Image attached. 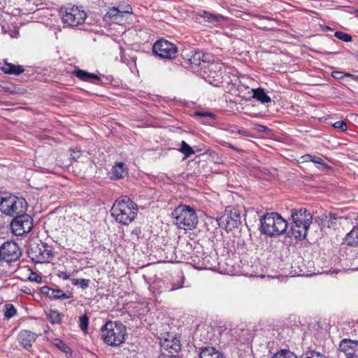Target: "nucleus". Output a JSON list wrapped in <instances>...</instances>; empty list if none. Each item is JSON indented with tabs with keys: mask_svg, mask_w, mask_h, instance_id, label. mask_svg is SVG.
<instances>
[{
	"mask_svg": "<svg viewBox=\"0 0 358 358\" xmlns=\"http://www.w3.org/2000/svg\"><path fill=\"white\" fill-rule=\"evenodd\" d=\"M262 231L264 234L275 237L287 231V221L277 213H268L261 219Z\"/></svg>",
	"mask_w": 358,
	"mask_h": 358,
	"instance_id": "obj_3",
	"label": "nucleus"
},
{
	"mask_svg": "<svg viewBox=\"0 0 358 358\" xmlns=\"http://www.w3.org/2000/svg\"><path fill=\"white\" fill-rule=\"evenodd\" d=\"M191 54L188 58L191 64L196 66L202 65V69L208 64V55H205L202 51L194 50L191 52Z\"/></svg>",
	"mask_w": 358,
	"mask_h": 358,
	"instance_id": "obj_20",
	"label": "nucleus"
},
{
	"mask_svg": "<svg viewBox=\"0 0 358 358\" xmlns=\"http://www.w3.org/2000/svg\"><path fill=\"white\" fill-rule=\"evenodd\" d=\"M309 227L294 223L291 227V229L287 232V234L288 236L294 237L295 239L303 240L306 237Z\"/></svg>",
	"mask_w": 358,
	"mask_h": 358,
	"instance_id": "obj_18",
	"label": "nucleus"
},
{
	"mask_svg": "<svg viewBox=\"0 0 358 358\" xmlns=\"http://www.w3.org/2000/svg\"><path fill=\"white\" fill-rule=\"evenodd\" d=\"M253 98L259 101L262 103H269L271 101V98L266 94L262 88L253 89Z\"/></svg>",
	"mask_w": 358,
	"mask_h": 358,
	"instance_id": "obj_27",
	"label": "nucleus"
},
{
	"mask_svg": "<svg viewBox=\"0 0 358 358\" xmlns=\"http://www.w3.org/2000/svg\"><path fill=\"white\" fill-rule=\"evenodd\" d=\"M89 317L85 314L80 317V327L83 331H86L88 328Z\"/></svg>",
	"mask_w": 358,
	"mask_h": 358,
	"instance_id": "obj_34",
	"label": "nucleus"
},
{
	"mask_svg": "<svg viewBox=\"0 0 358 358\" xmlns=\"http://www.w3.org/2000/svg\"><path fill=\"white\" fill-rule=\"evenodd\" d=\"M47 318L52 324H59L62 321V315L55 310H49L46 313Z\"/></svg>",
	"mask_w": 358,
	"mask_h": 358,
	"instance_id": "obj_28",
	"label": "nucleus"
},
{
	"mask_svg": "<svg viewBox=\"0 0 358 358\" xmlns=\"http://www.w3.org/2000/svg\"><path fill=\"white\" fill-rule=\"evenodd\" d=\"M301 358H325L320 352L314 350L308 351L301 356Z\"/></svg>",
	"mask_w": 358,
	"mask_h": 358,
	"instance_id": "obj_36",
	"label": "nucleus"
},
{
	"mask_svg": "<svg viewBox=\"0 0 358 358\" xmlns=\"http://www.w3.org/2000/svg\"><path fill=\"white\" fill-rule=\"evenodd\" d=\"M256 129L258 131L264 132V131H266L268 129V128L264 126V125L257 124V127H256Z\"/></svg>",
	"mask_w": 358,
	"mask_h": 358,
	"instance_id": "obj_48",
	"label": "nucleus"
},
{
	"mask_svg": "<svg viewBox=\"0 0 358 358\" xmlns=\"http://www.w3.org/2000/svg\"><path fill=\"white\" fill-rule=\"evenodd\" d=\"M272 358H297V357L290 351L281 350L273 355Z\"/></svg>",
	"mask_w": 358,
	"mask_h": 358,
	"instance_id": "obj_32",
	"label": "nucleus"
},
{
	"mask_svg": "<svg viewBox=\"0 0 358 358\" xmlns=\"http://www.w3.org/2000/svg\"><path fill=\"white\" fill-rule=\"evenodd\" d=\"M71 155L72 158H73V159L79 158L80 156V150H78V151L73 150L72 152V153L71 154Z\"/></svg>",
	"mask_w": 358,
	"mask_h": 358,
	"instance_id": "obj_50",
	"label": "nucleus"
},
{
	"mask_svg": "<svg viewBox=\"0 0 358 358\" xmlns=\"http://www.w3.org/2000/svg\"><path fill=\"white\" fill-rule=\"evenodd\" d=\"M306 157L307 159H308L310 162H313L315 164H318L320 163V161H321V158L318 157H316V156H313V155H306Z\"/></svg>",
	"mask_w": 358,
	"mask_h": 358,
	"instance_id": "obj_43",
	"label": "nucleus"
},
{
	"mask_svg": "<svg viewBox=\"0 0 358 358\" xmlns=\"http://www.w3.org/2000/svg\"><path fill=\"white\" fill-rule=\"evenodd\" d=\"M199 358H226L224 354L214 347L201 348Z\"/></svg>",
	"mask_w": 358,
	"mask_h": 358,
	"instance_id": "obj_21",
	"label": "nucleus"
},
{
	"mask_svg": "<svg viewBox=\"0 0 358 358\" xmlns=\"http://www.w3.org/2000/svg\"><path fill=\"white\" fill-rule=\"evenodd\" d=\"M17 313V310L14 307L13 304L7 303L6 304V310L4 313V317L9 320L14 317Z\"/></svg>",
	"mask_w": 358,
	"mask_h": 358,
	"instance_id": "obj_31",
	"label": "nucleus"
},
{
	"mask_svg": "<svg viewBox=\"0 0 358 358\" xmlns=\"http://www.w3.org/2000/svg\"><path fill=\"white\" fill-rule=\"evenodd\" d=\"M241 224V213L238 208L228 206L225 213L219 219V225L224 227L227 231L237 228Z\"/></svg>",
	"mask_w": 358,
	"mask_h": 358,
	"instance_id": "obj_10",
	"label": "nucleus"
},
{
	"mask_svg": "<svg viewBox=\"0 0 358 358\" xmlns=\"http://www.w3.org/2000/svg\"><path fill=\"white\" fill-rule=\"evenodd\" d=\"M335 73H336V71H333V72L331 73V75H332V76H333V77H335Z\"/></svg>",
	"mask_w": 358,
	"mask_h": 358,
	"instance_id": "obj_53",
	"label": "nucleus"
},
{
	"mask_svg": "<svg viewBox=\"0 0 358 358\" xmlns=\"http://www.w3.org/2000/svg\"><path fill=\"white\" fill-rule=\"evenodd\" d=\"M137 212L136 204L127 196L117 199L110 210L112 217L117 222L125 225L135 219Z\"/></svg>",
	"mask_w": 358,
	"mask_h": 358,
	"instance_id": "obj_1",
	"label": "nucleus"
},
{
	"mask_svg": "<svg viewBox=\"0 0 358 358\" xmlns=\"http://www.w3.org/2000/svg\"><path fill=\"white\" fill-rule=\"evenodd\" d=\"M22 252L15 242L6 241L0 247V261L15 262L20 258Z\"/></svg>",
	"mask_w": 358,
	"mask_h": 358,
	"instance_id": "obj_12",
	"label": "nucleus"
},
{
	"mask_svg": "<svg viewBox=\"0 0 358 358\" xmlns=\"http://www.w3.org/2000/svg\"><path fill=\"white\" fill-rule=\"evenodd\" d=\"M10 225L13 233L16 236H22L33 228L32 219L25 213L15 216Z\"/></svg>",
	"mask_w": 358,
	"mask_h": 358,
	"instance_id": "obj_9",
	"label": "nucleus"
},
{
	"mask_svg": "<svg viewBox=\"0 0 358 358\" xmlns=\"http://www.w3.org/2000/svg\"><path fill=\"white\" fill-rule=\"evenodd\" d=\"M338 208H337V220H338V222H339V224L341 225V226H345V225H350L351 224H352V219L350 218L348 216H341V215H339V213H338Z\"/></svg>",
	"mask_w": 358,
	"mask_h": 358,
	"instance_id": "obj_35",
	"label": "nucleus"
},
{
	"mask_svg": "<svg viewBox=\"0 0 358 358\" xmlns=\"http://www.w3.org/2000/svg\"><path fill=\"white\" fill-rule=\"evenodd\" d=\"M162 352L178 354L181 350L180 340L176 336L169 333L159 338Z\"/></svg>",
	"mask_w": 358,
	"mask_h": 358,
	"instance_id": "obj_13",
	"label": "nucleus"
},
{
	"mask_svg": "<svg viewBox=\"0 0 358 358\" xmlns=\"http://www.w3.org/2000/svg\"><path fill=\"white\" fill-rule=\"evenodd\" d=\"M236 134H238L244 136H250V135L249 134V132L245 130L237 129Z\"/></svg>",
	"mask_w": 358,
	"mask_h": 358,
	"instance_id": "obj_47",
	"label": "nucleus"
},
{
	"mask_svg": "<svg viewBox=\"0 0 358 358\" xmlns=\"http://www.w3.org/2000/svg\"><path fill=\"white\" fill-rule=\"evenodd\" d=\"M231 134H235V133H236V131H235L234 129H232V130L231 131Z\"/></svg>",
	"mask_w": 358,
	"mask_h": 358,
	"instance_id": "obj_52",
	"label": "nucleus"
},
{
	"mask_svg": "<svg viewBox=\"0 0 358 358\" xmlns=\"http://www.w3.org/2000/svg\"><path fill=\"white\" fill-rule=\"evenodd\" d=\"M176 289V288H175V287H171V289H170V290H175Z\"/></svg>",
	"mask_w": 358,
	"mask_h": 358,
	"instance_id": "obj_54",
	"label": "nucleus"
},
{
	"mask_svg": "<svg viewBox=\"0 0 358 358\" xmlns=\"http://www.w3.org/2000/svg\"><path fill=\"white\" fill-rule=\"evenodd\" d=\"M29 275L28 277V279L30 281L36 282H41L42 281V278L35 272H34L32 270L29 269Z\"/></svg>",
	"mask_w": 358,
	"mask_h": 358,
	"instance_id": "obj_39",
	"label": "nucleus"
},
{
	"mask_svg": "<svg viewBox=\"0 0 358 358\" xmlns=\"http://www.w3.org/2000/svg\"><path fill=\"white\" fill-rule=\"evenodd\" d=\"M203 69L202 76L209 84L218 86L222 82L224 65L220 62H208Z\"/></svg>",
	"mask_w": 358,
	"mask_h": 358,
	"instance_id": "obj_7",
	"label": "nucleus"
},
{
	"mask_svg": "<svg viewBox=\"0 0 358 358\" xmlns=\"http://www.w3.org/2000/svg\"><path fill=\"white\" fill-rule=\"evenodd\" d=\"M331 28L329 27H327L326 26L324 29H323V30H330Z\"/></svg>",
	"mask_w": 358,
	"mask_h": 358,
	"instance_id": "obj_51",
	"label": "nucleus"
},
{
	"mask_svg": "<svg viewBox=\"0 0 358 358\" xmlns=\"http://www.w3.org/2000/svg\"><path fill=\"white\" fill-rule=\"evenodd\" d=\"M316 166L319 169L322 171L328 170L329 169V165L327 164L322 159H321L320 163L317 164Z\"/></svg>",
	"mask_w": 358,
	"mask_h": 358,
	"instance_id": "obj_44",
	"label": "nucleus"
},
{
	"mask_svg": "<svg viewBox=\"0 0 358 358\" xmlns=\"http://www.w3.org/2000/svg\"><path fill=\"white\" fill-rule=\"evenodd\" d=\"M345 141H347L345 138H344L341 136H338V135L337 134V144L344 145V144H345Z\"/></svg>",
	"mask_w": 358,
	"mask_h": 358,
	"instance_id": "obj_49",
	"label": "nucleus"
},
{
	"mask_svg": "<svg viewBox=\"0 0 358 358\" xmlns=\"http://www.w3.org/2000/svg\"><path fill=\"white\" fill-rule=\"evenodd\" d=\"M180 152L184 155L183 159H186L195 153L193 148L189 145L185 141L181 142L180 148L178 149Z\"/></svg>",
	"mask_w": 358,
	"mask_h": 358,
	"instance_id": "obj_29",
	"label": "nucleus"
},
{
	"mask_svg": "<svg viewBox=\"0 0 358 358\" xmlns=\"http://www.w3.org/2000/svg\"><path fill=\"white\" fill-rule=\"evenodd\" d=\"M293 223L310 226L312 222V215L306 208L293 209L292 210Z\"/></svg>",
	"mask_w": 358,
	"mask_h": 358,
	"instance_id": "obj_16",
	"label": "nucleus"
},
{
	"mask_svg": "<svg viewBox=\"0 0 358 358\" xmlns=\"http://www.w3.org/2000/svg\"><path fill=\"white\" fill-rule=\"evenodd\" d=\"M357 269H358V268H357Z\"/></svg>",
	"mask_w": 358,
	"mask_h": 358,
	"instance_id": "obj_56",
	"label": "nucleus"
},
{
	"mask_svg": "<svg viewBox=\"0 0 358 358\" xmlns=\"http://www.w3.org/2000/svg\"><path fill=\"white\" fill-rule=\"evenodd\" d=\"M29 257L36 263L50 262L54 258L52 248L47 243H34L28 249Z\"/></svg>",
	"mask_w": 358,
	"mask_h": 358,
	"instance_id": "obj_6",
	"label": "nucleus"
},
{
	"mask_svg": "<svg viewBox=\"0 0 358 358\" xmlns=\"http://www.w3.org/2000/svg\"><path fill=\"white\" fill-rule=\"evenodd\" d=\"M1 69L3 73L10 75H20L24 71L23 66L7 62H3V64L1 66Z\"/></svg>",
	"mask_w": 358,
	"mask_h": 358,
	"instance_id": "obj_24",
	"label": "nucleus"
},
{
	"mask_svg": "<svg viewBox=\"0 0 358 358\" xmlns=\"http://www.w3.org/2000/svg\"><path fill=\"white\" fill-rule=\"evenodd\" d=\"M36 338V335L27 330L21 331L18 336L19 343L26 350H29L31 348Z\"/></svg>",
	"mask_w": 358,
	"mask_h": 358,
	"instance_id": "obj_19",
	"label": "nucleus"
},
{
	"mask_svg": "<svg viewBox=\"0 0 358 358\" xmlns=\"http://www.w3.org/2000/svg\"><path fill=\"white\" fill-rule=\"evenodd\" d=\"M332 126L336 128V123H333Z\"/></svg>",
	"mask_w": 358,
	"mask_h": 358,
	"instance_id": "obj_55",
	"label": "nucleus"
},
{
	"mask_svg": "<svg viewBox=\"0 0 358 358\" xmlns=\"http://www.w3.org/2000/svg\"><path fill=\"white\" fill-rule=\"evenodd\" d=\"M344 77L351 78L355 80L356 76L355 75H352V74H350L348 73L343 74L342 72L337 71V77H336L337 80L343 79Z\"/></svg>",
	"mask_w": 358,
	"mask_h": 358,
	"instance_id": "obj_41",
	"label": "nucleus"
},
{
	"mask_svg": "<svg viewBox=\"0 0 358 358\" xmlns=\"http://www.w3.org/2000/svg\"><path fill=\"white\" fill-rule=\"evenodd\" d=\"M337 39H340L344 42H350L352 41V36L347 33L337 31Z\"/></svg>",
	"mask_w": 358,
	"mask_h": 358,
	"instance_id": "obj_37",
	"label": "nucleus"
},
{
	"mask_svg": "<svg viewBox=\"0 0 358 358\" xmlns=\"http://www.w3.org/2000/svg\"><path fill=\"white\" fill-rule=\"evenodd\" d=\"M127 174L126 165L123 162L116 163L112 168L110 171V178L114 180L122 178Z\"/></svg>",
	"mask_w": 358,
	"mask_h": 358,
	"instance_id": "obj_23",
	"label": "nucleus"
},
{
	"mask_svg": "<svg viewBox=\"0 0 358 358\" xmlns=\"http://www.w3.org/2000/svg\"><path fill=\"white\" fill-rule=\"evenodd\" d=\"M42 292L52 299H69L71 297V295L67 294L61 289H52L46 286L42 288Z\"/></svg>",
	"mask_w": 358,
	"mask_h": 358,
	"instance_id": "obj_22",
	"label": "nucleus"
},
{
	"mask_svg": "<svg viewBox=\"0 0 358 358\" xmlns=\"http://www.w3.org/2000/svg\"><path fill=\"white\" fill-rule=\"evenodd\" d=\"M196 115L201 117H210L211 119L215 117V115L213 113L205 112H198L196 113Z\"/></svg>",
	"mask_w": 358,
	"mask_h": 358,
	"instance_id": "obj_42",
	"label": "nucleus"
},
{
	"mask_svg": "<svg viewBox=\"0 0 358 358\" xmlns=\"http://www.w3.org/2000/svg\"><path fill=\"white\" fill-rule=\"evenodd\" d=\"M344 242L348 245H358V227H353L351 231L346 234L344 238Z\"/></svg>",
	"mask_w": 358,
	"mask_h": 358,
	"instance_id": "obj_25",
	"label": "nucleus"
},
{
	"mask_svg": "<svg viewBox=\"0 0 358 358\" xmlns=\"http://www.w3.org/2000/svg\"><path fill=\"white\" fill-rule=\"evenodd\" d=\"M340 352L337 354L341 358L343 354L348 357L355 356L358 352V341L350 339H343L339 344Z\"/></svg>",
	"mask_w": 358,
	"mask_h": 358,
	"instance_id": "obj_15",
	"label": "nucleus"
},
{
	"mask_svg": "<svg viewBox=\"0 0 358 358\" xmlns=\"http://www.w3.org/2000/svg\"><path fill=\"white\" fill-rule=\"evenodd\" d=\"M60 13L64 24L69 26L76 27L82 24L85 18L86 13L75 6H68L62 8Z\"/></svg>",
	"mask_w": 358,
	"mask_h": 358,
	"instance_id": "obj_8",
	"label": "nucleus"
},
{
	"mask_svg": "<svg viewBox=\"0 0 358 358\" xmlns=\"http://www.w3.org/2000/svg\"><path fill=\"white\" fill-rule=\"evenodd\" d=\"M173 223L178 228L184 230L194 229L198 224V216L194 208L187 205H179L171 213Z\"/></svg>",
	"mask_w": 358,
	"mask_h": 358,
	"instance_id": "obj_2",
	"label": "nucleus"
},
{
	"mask_svg": "<svg viewBox=\"0 0 358 358\" xmlns=\"http://www.w3.org/2000/svg\"><path fill=\"white\" fill-rule=\"evenodd\" d=\"M27 203L22 197H17L7 192L0 193V211L8 216L15 217L25 213Z\"/></svg>",
	"mask_w": 358,
	"mask_h": 358,
	"instance_id": "obj_4",
	"label": "nucleus"
},
{
	"mask_svg": "<svg viewBox=\"0 0 358 358\" xmlns=\"http://www.w3.org/2000/svg\"><path fill=\"white\" fill-rule=\"evenodd\" d=\"M153 53L164 59H173L178 52L176 46L165 39L157 41L152 47Z\"/></svg>",
	"mask_w": 358,
	"mask_h": 358,
	"instance_id": "obj_11",
	"label": "nucleus"
},
{
	"mask_svg": "<svg viewBox=\"0 0 358 358\" xmlns=\"http://www.w3.org/2000/svg\"><path fill=\"white\" fill-rule=\"evenodd\" d=\"M74 75L83 81L90 82L96 84L104 83L100 76L96 74L87 72L85 70L76 69L74 71Z\"/></svg>",
	"mask_w": 358,
	"mask_h": 358,
	"instance_id": "obj_17",
	"label": "nucleus"
},
{
	"mask_svg": "<svg viewBox=\"0 0 358 358\" xmlns=\"http://www.w3.org/2000/svg\"><path fill=\"white\" fill-rule=\"evenodd\" d=\"M220 145H222V146H226V147H228L238 152H242L243 150L242 149H239L238 148H236L234 147L233 145L230 144L228 142H226L224 141H221L220 142Z\"/></svg>",
	"mask_w": 358,
	"mask_h": 358,
	"instance_id": "obj_40",
	"label": "nucleus"
},
{
	"mask_svg": "<svg viewBox=\"0 0 358 358\" xmlns=\"http://www.w3.org/2000/svg\"><path fill=\"white\" fill-rule=\"evenodd\" d=\"M72 284L74 285H78L82 289H85L89 287L90 280H88V279H73Z\"/></svg>",
	"mask_w": 358,
	"mask_h": 358,
	"instance_id": "obj_33",
	"label": "nucleus"
},
{
	"mask_svg": "<svg viewBox=\"0 0 358 358\" xmlns=\"http://www.w3.org/2000/svg\"><path fill=\"white\" fill-rule=\"evenodd\" d=\"M20 290L24 292V293H26V294H31L32 292H31V290L30 289V287H29L28 286H26V285H24L22 286L21 288H20Z\"/></svg>",
	"mask_w": 358,
	"mask_h": 358,
	"instance_id": "obj_46",
	"label": "nucleus"
},
{
	"mask_svg": "<svg viewBox=\"0 0 358 358\" xmlns=\"http://www.w3.org/2000/svg\"><path fill=\"white\" fill-rule=\"evenodd\" d=\"M131 13L132 9L129 5L127 6V9L124 10H122L117 7H112L105 14L103 20L108 24L111 23H120L123 20L125 14H130Z\"/></svg>",
	"mask_w": 358,
	"mask_h": 358,
	"instance_id": "obj_14",
	"label": "nucleus"
},
{
	"mask_svg": "<svg viewBox=\"0 0 358 358\" xmlns=\"http://www.w3.org/2000/svg\"><path fill=\"white\" fill-rule=\"evenodd\" d=\"M347 123L343 120L337 121V134L339 132L348 133Z\"/></svg>",
	"mask_w": 358,
	"mask_h": 358,
	"instance_id": "obj_38",
	"label": "nucleus"
},
{
	"mask_svg": "<svg viewBox=\"0 0 358 358\" xmlns=\"http://www.w3.org/2000/svg\"><path fill=\"white\" fill-rule=\"evenodd\" d=\"M126 327L120 322H107L101 329V337L109 345H119L124 341Z\"/></svg>",
	"mask_w": 358,
	"mask_h": 358,
	"instance_id": "obj_5",
	"label": "nucleus"
},
{
	"mask_svg": "<svg viewBox=\"0 0 358 358\" xmlns=\"http://www.w3.org/2000/svg\"><path fill=\"white\" fill-rule=\"evenodd\" d=\"M200 16L208 22H220L224 19L222 15L213 14L206 10L201 11Z\"/></svg>",
	"mask_w": 358,
	"mask_h": 358,
	"instance_id": "obj_26",
	"label": "nucleus"
},
{
	"mask_svg": "<svg viewBox=\"0 0 358 358\" xmlns=\"http://www.w3.org/2000/svg\"><path fill=\"white\" fill-rule=\"evenodd\" d=\"M52 343L55 346H56L57 348L61 350L64 353H66V354L71 353V348L61 339L55 338L52 341Z\"/></svg>",
	"mask_w": 358,
	"mask_h": 358,
	"instance_id": "obj_30",
	"label": "nucleus"
},
{
	"mask_svg": "<svg viewBox=\"0 0 358 358\" xmlns=\"http://www.w3.org/2000/svg\"><path fill=\"white\" fill-rule=\"evenodd\" d=\"M58 276L63 280H69L70 278L71 274L66 271H60L58 274Z\"/></svg>",
	"mask_w": 358,
	"mask_h": 358,
	"instance_id": "obj_45",
	"label": "nucleus"
}]
</instances>
